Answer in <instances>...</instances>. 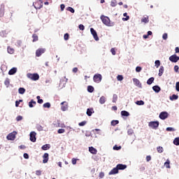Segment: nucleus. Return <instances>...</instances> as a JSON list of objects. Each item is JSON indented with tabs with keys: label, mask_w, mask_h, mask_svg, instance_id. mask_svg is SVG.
I'll use <instances>...</instances> for the list:
<instances>
[{
	"label": "nucleus",
	"mask_w": 179,
	"mask_h": 179,
	"mask_svg": "<svg viewBox=\"0 0 179 179\" xmlns=\"http://www.w3.org/2000/svg\"><path fill=\"white\" fill-rule=\"evenodd\" d=\"M50 107L51 103H50V102H47L43 104V108H50Z\"/></svg>",
	"instance_id": "nucleus-40"
},
{
	"label": "nucleus",
	"mask_w": 179,
	"mask_h": 179,
	"mask_svg": "<svg viewBox=\"0 0 179 179\" xmlns=\"http://www.w3.org/2000/svg\"><path fill=\"white\" fill-rule=\"evenodd\" d=\"M79 127H85L86 125V121H83L78 124Z\"/></svg>",
	"instance_id": "nucleus-52"
},
{
	"label": "nucleus",
	"mask_w": 179,
	"mask_h": 179,
	"mask_svg": "<svg viewBox=\"0 0 179 179\" xmlns=\"http://www.w3.org/2000/svg\"><path fill=\"white\" fill-rule=\"evenodd\" d=\"M167 38H168V35H167V33H164L162 36V38L163 40H167Z\"/></svg>",
	"instance_id": "nucleus-54"
},
{
	"label": "nucleus",
	"mask_w": 179,
	"mask_h": 179,
	"mask_svg": "<svg viewBox=\"0 0 179 179\" xmlns=\"http://www.w3.org/2000/svg\"><path fill=\"white\" fill-rule=\"evenodd\" d=\"M166 131H167L168 132H174V131H176V129L173 127H167Z\"/></svg>",
	"instance_id": "nucleus-44"
},
{
	"label": "nucleus",
	"mask_w": 179,
	"mask_h": 179,
	"mask_svg": "<svg viewBox=\"0 0 179 179\" xmlns=\"http://www.w3.org/2000/svg\"><path fill=\"white\" fill-rule=\"evenodd\" d=\"M157 150L158 153H163V152L164 151V149L163 148V147L159 146L157 148Z\"/></svg>",
	"instance_id": "nucleus-37"
},
{
	"label": "nucleus",
	"mask_w": 179,
	"mask_h": 179,
	"mask_svg": "<svg viewBox=\"0 0 179 179\" xmlns=\"http://www.w3.org/2000/svg\"><path fill=\"white\" fill-rule=\"evenodd\" d=\"M159 118L160 120H166V118H169V113L166 111L161 112L159 113Z\"/></svg>",
	"instance_id": "nucleus-7"
},
{
	"label": "nucleus",
	"mask_w": 179,
	"mask_h": 179,
	"mask_svg": "<svg viewBox=\"0 0 179 179\" xmlns=\"http://www.w3.org/2000/svg\"><path fill=\"white\" fill-rule=\"evenodd\" d=\"M152 90L155 92V93H159L160 90H162V88L159 85H155L152 87Z\"/></svg>",
	"instance_id": "nucleus-18"
},
{
	"label": "nucleus",
	"mask_w": 179,
	"mask_h": 179,
	"mask_svg": "<svg viewBox=\"0 0 179 179\" xmlns=\"http://www.w3.org/2000/svg\"><path fill=\"white\" fill-rule=\"evenodd\" d=\"M78 162V159H76V158H73L72 159H71V163H72V164H73V165H75V164H76V162Z\"/></svg>",
	"instance_id": "nucleus-53"
},
{
	"label": "nucleus",
	"mask_w": 179,
	"mask_h": 179,
	"mask_svg": "<svg viewBox=\"0 0 179 179\" xmlns=\"http://www.w3.org/2000/svg\"><path fill=\"white\" fill-rule=\"evenodd\" d=\"M178 69H179L178 66L176 65V66H174V71H175V72H178Z\"/></svg>",
	"instance_id": "nucleus-63"
},
{
	"label": "nucleus",
	"mask_w": 179,
	"mask_h": 179,
	"mask_svg": "<svg viewBox=\"0 0 179 179\" xmlns=\"http://www.w3.org/2000/svg\"><path fill=\"white\" fill-rule=\"evenodd\" d=\"M49 157H50V155L47 152L44 153V155H43V163L44 164H45V163H48V160H49Z\"/></svg>",
	"instance_id": "nucleus-11"
},
{
	"label": "nucleus",
	"mask_w": 179,
	"mask_h": 179,
	"mask_svg": "<svg viewBox=\"0 0 179 179\" xmlns=\"http://www.w3.org/2000/svg\"><path fill=\"white\" fill-rule=\"evenodd\" d=\"M164 166L166 169H170V159H166L164 162Z\"/></svg>",
	"instance_id": "nucleus-36"
},
{
	"label": "nucleus",
	"mask_w": 179,
	"mask_h": 179,
	"mask_svg": "<svg viewBox=\"0 0 179 179\" xmlns=\"http://www.w3.org/2000/svg\"><path fill=\"white\" fill-rule=\"evenodd\" d=\"M7 51H8V54H13V52H15V50H13V48H10V47L7 48Z\"/></svg>",
	"instance_id": "nucleus-38"
},
{
	"label": "nucleus",
	"mask_w": 179,
	"mask_h": 179,
	"mask_svg": "<svg viewBox=\"0 0 179 179\" xmlns=\"http://www.w3.org/2000/svg\"><path fill=\"white\" fill-rule=\"evenodd\" d=\"M18 148H19V149H21L22 150H23L26 149V145H21Z\"/></svg>",
	"instance_id": "nucleus-60"
},
{
	"label": "nucleus",
	"mask_w": 179,
	"mask_h": 179,
	"mask_svg": "<svg viewBox=\"0 0 179 179\" xmlns=\"http://www.w3.org/2000/svg\"><path fill=\"white\" fill-rule=\"evenodd\" d=\"M141 22L143 23H149V18L148 17H144L141 19Z\"/></svg>",
	"instance_id": "nucleus-46"
},
{
	"label": "nucleus",
	"mask_w": 179,
	"mask_h": 179,
	"mask_svg": "<svg viewBox=\"0 0 179 179\" xmlns=\"http://www.w3.org/2000/svg\"><path fill=\"white\" fill-rule=\"evenodd\" d=\"M93 109L92 108H87V115H88V117H92V114H93Z\"/></svg>",
	"instance_id": "nucleus-32"
},
{
	"label": "nucleus",
	"mask_w": 179,
	"mask_h": 179,
	"mask_svg": "<svg viewBox=\"0 0 179 179\" xmlns=\"http://www.w3.org/2000/svg\"><path fill=\"white\" fill-rule=\"evenodd\" d=\"M118 124H120L119 120H112L111 122H110V125L112 127H115V125H118Z\"/></svg>",
	"instance_id": "nucleus-31"
},
{
	"label": "nucleus",
	"mask_w": 179,
	"mask_h": 179,
	"mask_svg": "<svg viewBox=\"0 0 179 179\" xmlns=\"http://www.w3.org/2000/svg\"><path fill=\"white\" fill-rule=\"evenodd\" d=\"M22 120H23V116H22V115H18V116L16 117V121H17V122L22 121Z\"/></svg>",
	"instance_id": "nucleus-50"
},
{
	"label": "nucleus",
	"mask_w": 179,
	"mask_h": 179,
	"mask_svg": "<svg viewBox=\"0 0 179 179\" xmlns=\"http://www.w3.org/2000/svg\"><path fill=\"white\" fill-rule=\"evenodd\" d=\"M29 140L34 143L37 141V138H36V135H29Z\"/></svg>",
	"instance_id": "nucleus-27"
},
{
	"label": "nucleus",
	"mask_w": 179,
	"mask_h": 179,
	"mask_svg": "<svg viewBox=\"0 0 179 179\" xmlns=\"http://www.w3.org/2000/svg\"><path fill=\"white\" fill-rule=\"evenodd\" d=\"M61 106L62 111H66V110H68V102L63 101L61 103Z\"/></svg>",
	"instance_id": "nucleus-9"
},
{
	"label": "nucleus",
	"mask_w": 179,
	"mask_h": 179,
	"mask_svg": "<svg viewBox=\"0 0 179 179\" xmlns=\"http://www.w3.org/2000/svg\"><path fill=\"white\" fill-rule=\"evenodd\" d=\"M18 93L20 94H24V93H26V89H24V87H20L18 89Z\"/></svg>",
	"instance_id": "nucleus-26"
},
{
	"label": "nucleus",
	"mask_w": 179,
	"mask_h": 179,
	"mask_svg": "<svg viewBox=\"0 0 179 179\" xmlns=\"http://www.w3.org/2000/svg\"><path fill=\"white\" fill-rule=\"evenodd\" d=\"M153 82H155V78L153 77H151L147 80V85H152Z\"/></svg>",
	"instance_id": "nucleus-33"
},
{
	"label": "nucleus",
	"mask_w": 179,
	"mask_h": 179,
	"mask_svg": "<svg viewBox=\"0 0 179 179\" xmlns=\"http://www.w3.org/2000/svg\"><path fill=\"white\" fill-rule=\"evenodd\" d=\"M78 28H79L80 30H85V25L80 24V25H78Z\"/></svg>",
	"instance_id": "nucleus-55"
},
{
	"label": "nucleus",
	"mask_w": 179,
	"mask_h": 179,
	"mask_svg": "<svg viewBox=\"0 0 179 179\" xmlns=\"http://www.w3.org/2000/svg\"><path fill=\"white\" fill-rule=\"evenodd\" d=\"M150 160H152V157L150 155H148L146 157V161L147 162H150Z\"/></svg>",
	"instance_id": "nucleus-61"
},
{
	"label": "nucleus",
	"mask_w": 179,
	"mask_h": 179,
	"mask_svg": "<svg viewBox=\"0 0 179 179\" xmlns=\"http://www.w3.org/2000/svg\"><path fill=\"white\" fill-rule=\"evenodd\" d=\"M159 124V121H151L148 123V127L152 128V129H157Z\"/></svg>",
	"instance_id": "nucleus-3"
},
{
	"label": "nucleus",
	"mask_w": 179,
	"mask_h": 179,
	"mask_svg": "<svg viewBox=\"0 0 179 179\" xmlns=\"http://www.w3.org/2000/svg\"><path fill=\"white\" fill-rule=\"evenodd\" d=\"M51 148V145L45 144L41 147L42 150H48V149Z\"/></svg>",
	"instance_id": "nucleus-21"
},
{
	"label": "nucleus",
	"mask_w": 179,
	"mask_h": 179,
	"mask_svg": "<svg viewBox=\"0 0 179 179\" xmlns=\"http://www.w3.org/2000/svg\"><path fill=\"white\" fill-rule=\"evenodd\" d=\"M155 66H156L157 68H159V65H160V60H156V61L155 62Z\"/></svg>",
	"instance_id": "nucleus-49"
},
{
	"label": "nucleus",
	"mask_w": 179,
	"mask_h": 179,
	"mask_svg": "<svg viewBox=\"0 0 179 179\" xmlns=\"http://www.w3.org/2000/svg\"><path fill=\"white\" fill-rule=\"evenodd\" d=\"M45 52V49L44 48H39L36 51V55L37 57H41L42 54H44Z\"/></svg>",
	"instance_id": "nucleus-12"
},
{
	"label": "nucleus",
	"mask_w": 179,
	"mask_h": 179,
	"mask_svg": "<svg viewBox=\"0 0 179 179\" xmlns=\"http://www.w3.org/2000/svg\"><path fill=\"white\" fill-rule=\"evenodd\" d=\"M4 85L6 86V87H9V85H10V79L8 78H6L4 81Z\"/></svg>",
	"instance_id": "nucleus-25"
},
{
	"label": "nucleus",
	"mask_w": 179,
	"mask_h": 179,
	"mask_svg": "<svg viewBox=\"0 0 179 179\" xmlns=\"http://www.w3.org/2000/svg\"><path fill=\"white\" fill-rule=\"evenodd\" d=\"M176 92H179V82L176 83Z\"/></svg>",
	"instance_id": "nucleus-59"
},
{
	"label": "nucleus",
	"mask_w": 179,
	"mask_h": 179,
	"mask_svg": "<svg viewBox=\"0 0 179 179\" xmlns=\"http://www.w3.org/2000/svg\"><path fill=\"white\" fill-rule=\"evenodd\" d=\"M32 38H33V43H36V41H38V36L36 34L32 35Z\"/></svg>",
	"instance_id": "nucleus-35"
},
{
	"label": "nucleus",
	"mask_w": 179,
	"mask_h": 179,
	"mask_svg": "<svg viewBox=\"0 0 179 179\" xmlns=\"http://www.w3.org/2000/svg\"><path fill=\"white\" fill-rule=\"evenodd\" d=\"M163 73H164V67L163 66H161L159 70V76H163Z\"/></svg>",
	"instance_id": "nucleus-22"
},
{
	"label": "nucleus",
	"mask_w": 179,
	"mask_h": 179,
	"mask_svg": "<svg viewBox=\"0 0 179 179\" xmlns=\"http://www.w3.org/2000/svg\"><path fill=\"white\" fill-rule=\"evenodd\" d=\"M36 102L34 99H31L29 102V108H33V107H34V106H36Z\"/></svg>",
	"instance_id": "nucleus-20"
},
{
	"label": "nucleus",
	"mask_w": 179,
	"mask_h": 179,
	"mask_svg": "<svg viewBox=\"0 0 179 179\" xmlns=\"http://www.w3.org/2000/svg\"><path fill=\"white\" fill-rule=\"evenodd\" d=\"M133 82L135 86H137V87H140V89H142V83H141V81H139L138 78H133Z\"/></svg>",
	"instance_id": "nucleus-10"
},
{
	"label": "nucleus",
	"mask_w": 179,
	"mask_h": 179,
	"mask_svg": "<svg viewBox=\"0 0 179 179\" xmlns=\"http://www.w3.org/2000/svg\"><path fill=\"white\" fill-rule=\"evenodd\" d=\"M89 152L92 155H96L97 153V150L94 147H89Z\"/></svg>",
	"instance_id": "nucleus-17"
},
{
	"label": "nucleus",
	"mask_w": 179,
	"mask_h": 179,
	"mask_svg": "<svg viewBox=\"0 0 179 179\" xmlns=\"http://www.w3.org/2000/svg\"><path fill=\"white\" fill-rule=\"evenodd\" d=\"M64 38L66 41L69 40V34H68V33L65 34L64 36Z\"/></svg>",
	"instance_id": "nucleus-47"
},
{
	"label": "nucleus",
	"mask_w": 179,
	"mask_h": 179,
	"mask_svg": "<svg viewBox=\"0 0 179 179\" xmlns=\"http://www.w3.org/2000/svg\"><path fill=\"white\" fill-rule=\"evenodd\" d=\"M173 145H176V146H179V137L175 138L173 140Z\"/></svg>",
	"instance_id": "nucleus-34"
},
{
	"label": "nucleus",
	"mask_w": 179,
	"mask_h": 179,
	"mask_svg": "<svg viewBox=\"0 0 179 179\" xmlns=\"http://www.w3.org/2000/svg\"><path fill=\"white\" fill-rule=\"evenodd\" d=\"M36 176H41V171H36Z\"/></svg>",
	"instance_id": "nucleus-64"
},
{
	"label": "nucleus",
	"mask_w": 179,
	"mask_h": 179,
	"mask_svg": "<svg viewBox=\"0 0 179 179\" xmlns=\"http://www.w3.org/2000/svg\"><path fill=\"white\" fill-rule=\"evenodd\" d=\"M117 80L119 81V82H121L122 80H124V76H122V75H118L117 76Z\"/></svg>",
	"instance_id": "nucleus-42"
},
{
	"label": "nucleus",
	"mask_w": 179,
	"mask_h": 179,
	"mask_svg": "<svg viewBox=\"0 0 179 179\" xmlns=\"http://www.w3.org/2000/svg\"><path fill=\"white\" fill-rule=\"evenodd\" d=\"M117 169L120 170H125L127 169V164H118L117 166Z\"/></svg>",
	"instance_id": "nucleus-15"
},
{
	"label": "nucleus",
	"mask_w": 179,
	"mask_h": 179,
	"mask_svg": "<svg viewBox=\"0 0 179 179\" xmlns=\"http://www.w3.org/2000/svg\"><path fill=\"white\" fill-rule=\"evenodd\" d=\"M6 139L8 141H15L16 139V135H7Z\"/></svg>",
	"instance_id": "nucleus-19"
},
{
	"label": "nucleus",
	"mask_w": 179,
	"mask_h": 179,
	"mask_svg": "<svg viewBox=\"0 0 179 179\" xmlns=\"http://www.w3.org/2000/svg\"><path fill=\"white\" fill-rule=\"evenodd\" d=\"M67 82H68V79L66 77L61 78L59 84V87H60L61 89H64Z\"/></svg>",
	"instance_id": "nucleus-5"
},
{
	"label": "nucleus",
	"mask_w": 179,
	"mask_h": 179,
	"mask_svg": "<svg viewBox=\"0 0 179 179\" xmlns=\"http://www.w3.org/2000/svg\"><path fill=\"white\" fill-rule=\"evenodd\" d=\"M64 132H65V129H59L57 131V133H58V134H64Z\"/></svg>",
	"instance_id": "nucleus-57"
},
{
	"label": "nucleus",
	"mask_w": 179,
	"mask_h": 179,
	"mask_svg": "<svg viewBox=\"0 0 179 179\" xmlns=\"http://www.w3.org/2000/svg\"><path fill=\"white\" fill-rule=\"evenodd\" d=\"M106 101H107V98H106V96H101V98L99 99V103L101 104H104Z\"/></svg>",
	"instance_id": "nucleus-23"
},
{
	"label": "nucleus",
	"mask_w": 179,
	"mask_h": 179,
	"mask_svg": "<svg viewBox=\"0 0 179 179\" xmlns=\"http://www.w3.org/2000/svg\"><path fill=\"white\" fill-rule=\"evenodd\" d=\"M113 150H121V145H114L113 148Z\"/></svg>",
	"instance_id": "nucleus-43"
},
{
	"label": "nucleus",
	"mask_w": 179,
	"mask_h": 179,
	"mask_svg": "<svg viewBox=\"0 0 179 179\" xmlns=\"http://www.w3.org/2000/svg\"><path fill=\"white\" fill-rule=\"evenodd\" d=\"M87 92L89 93H93V92H94V87L92 85H88L87 86Z\"/></svg>",
	"instance_id": "nucleus-28"
},
{
	"label": "nucleus",
	"mask_w": 179,
	"mask_h": 179,
	"mask_svg": "<svg viewBox=\"0 0 179 179\" xmlns=\"http://www.w3.org/2000/svg\"><path fill=\"white\" fill-rule=\"evenodd\" d=\"M110 6H112L113 8H115V6H117V1L115 0L111 1Z\"/></svg>",
	"instance_id": "nucleus-41"
},
{
	"label": "nucleus",
	"mask_w": 179,
	"mask_h": 179,
	"mask_svg": "<svg viewBox=\"0 0 179 179\" xmlns=\"http://www.w3.org/2000/svg\"><path fill=\"white\" fill-rule=\"evenodd\" d=\"M117 99H118V96H117V94H113V103H115V101H117Z\"/></svg>",
	"instance_id": "nucleus-48"
},
{
	"label": "nucleus",
	"mask_w": 179,
	"mask_h": 179,
	"mask_svg": "<svg viewBox=\"0 0 179 179\" xmlns=\"http://www.w3.org/2000/svg\"><path fill=\"white\" fill-rule=\"evenodd\" d=\"M136 104H137V106H143L145 104V101L143 100L137 101H136Z\"/></svg>",
	"instance_id": "nucleus-39"
},
{
	"label": "nucleus",
	"mask_w": 179,
	"mask_h": 179,
	"mask_svg": "<svg viewBox=\"0 0 179 179\" xmlns=\"http://www.w3.org/2000/svg\"><path fill=\"white\" fill-rule=\"evenodd\" d=\"M141 71H142V67L141 66H137L136 68V72H141Z\"/></svg>",
	"instance_id": "nucleus-58"
},
{
	"label": "nucleus",
	"mask_w": 179,
	"mask_h": 179,
	"mask_svg": "<svg viewBox=\"0 0 179 179\" xmlns=\"http://www.w3.org/2000/svg\"><path fill=\"white\" fill-rule=\"evenodd\" d=\"M170 100L171 101H174V100H178V95L177 94H173L172 96H170Z\"/></svg>",
	"instance_id": "nucleus-29"
},
{
	"label": "nucleus",
	"mask_w": 179,
	"mask_h": 179,
	"mask_svg": "<svg viewBox=\"0 0 179 179\" xmlns=\"http://www.w3.org/2000/svg\"><path fill=\"white\" fill-rule=\"evenodd\" d=\"M27 78H29V79H31V80H38V79H40V76L38 75V73H27Z\"/></svg>",
	"instance_id": "nucleus-2"
},
{
	"label": "nucleus",
	"mask_w": 179,
	"mask_h": 179,
	"mask_svg": "<svg viewBox=\"0 0 179 179\" xmlns=\"http://www.w3.org/2000/svg\"><path fill=\"white\" fill-rule=\"evenodd\" d=\"M101 130L100 129H95L92 130L91 135H101Z\"/></svg>",
	"instance_id": "nucleus-14"
},
{
	"label": "nucleus",
	"mask_w": 179,
	"mask_h": 179,
	"mask_svg": "<svg viewBox=\"0 0 179 179\" xmlns=\"http://www.w3.org/2000/svg\"><path fill=\"white\" fill-rule=\"evenodd\" d=\"M66 10H68L69 12H71V13H73L75 12V9H73V8L72 7H68L66 8Z\"/></svg>",
	"instance_id": "nucleus-45"
},
{
	"label": "nucleus",
	"mask_w": 179,
	"mask_h": 179,
	"mask_svg": "<svg viewBox=\"0 0 179 179\" xmlns=\"http://www.w3.org/2000/svg\"><path fill=\"white\" fill-rule=\"evenodd\" d=\"M169 61H171V62H178L179 61V57L177 56V55H173L171 57H169Z\"/></svg>",
	"instance_id": "nucleus-8"
},
{
	"label": "nucleus",
	"mask_w": 179,
	"mask_h": 179,
	"mask_svg": "<svg viewBox=\"0 0 179 179\" xmlns=\"http://www.w3.org/2000/svg\"><path fill=\"white\" fill-rule=\"evenodd\" d=\"M60 9H61L62 12H63L64 9H65V4H61Z\"/></svg>",
	"instance_id": "nucleus-62"
},
{
	"label": "nucleus",
	"mask_w": 179,
	"mask_h": 179,
	"mask_svg": "<svg viewBox=\"0 0 179 179\" xmlns=\"http://www.w3.org/2000/svg\"><path fill=\"white\" fill-rule=\"evenodd\" d=\"M7 35H8V31L6 30H3L0 32L1 37H6Z\"/></svg>",
	"instance_id": "nucleus-30"
},
{
	"label": "nucleus",
	"mask_w": 179,
	"mask_h": 179,
	"mask_svg": "<svg viewBox=\"0 0 179 179\" xmlns=\"http://www.w3.org/2000/svg\"><path fill=\"white\" fill-rule=\"evenodd\" d=\"M121 115L122 117H129V112L127 110H122Z\"/></svg>",
	"instance_id": "nucleus-24"
},
{
	"label": "nucleus",
	"mask_w": 179,
	"mask_h": 179,
	"mask_svg": "<svg viewBox=\"0 0 179 179\" xmlns=\"http://www.w3.org/2000/svg\"><path fill=\"white\" fill-rule=\"evenodd\" d=\"M119 170L117 166L113 168L110 172H109V176H114V174H118Z\"/></svg>",
	"instance_id": "nucleus-13"
},
{
	"label": "nucleus",
	"mask_w": 179,
	"mask_h": 179,
	"mask_svg": "<svg viewBox=\"0 0 179 179\" xmlns=\"http://www.w3.org/2000/svg\"><path fill=\"white\" fill-rule=\"evenodd\" d=\"M94 82H95L96 83H100V82H101V80L103 79V76H101V74L99 73H96L94 76Z\"/></svg>",
	"instance_id": "nucleus-4"
},
{
	"label": "nucleus",
	"mask_w": 179,
	"mask_h": 179,
	"mask_svg": "<svg viewBox=\"0 0 179 179\" xmlns=\"http://www.w3.org/2000/svg\"><path fill=\"white\" fill-rule=\"evenodd\" d=\"M127 134L128 135H132V134H134V130L132 129H129L127 130Z\"/></svg>",
	"instance_id": "nucleus-51"
},
{
	"label": "nucleus",
	"mask_w": 179,
	"mask_h": 179,
	"mask_svg": "<svg viewBox=\"0 0 179 179\" xmlns=\"http://www.w3.org/2000/svg\"><path fill=\"white\" fill-rule=\"evenodd\" d=\"M23 157H24V159H29V154H27L26 152L24 153L23 154Z\"/></svg>",
	"instance_id": "nucleus-56"
},
{
	"label": "nucleus",
	"mask_w": 179,
	"mask_h": 179,
	"mask_svg": "<svg viewBox=\"0 0 179 179\" xmlns=\"http://www.w3.org/2000/svg\"><path fill=\"white\" fill-rule=\"evenodd\" d=\"M101 20L102 21L103 24L108 26V27H112L115 24L114 22H111V21L110 20V17L104 15L101 16Z\"/></svg>",
	"instance_id": "nucleus-1"
},
{
	"label": "nucleus",
	"mask_w": 179,
	"mask_h": 179,
	"mask_svg": "<svg viewBox=\"0 0 179 179\" xmlns=\"http://www.w3.org/2000/svg\"><path fill=\"white\" fill-rule=\"evenodd\" d=\"M90 32L91 34L93 36L95 41H99V36L97 35V31H96V30H94L93 28H90Z\"/></svg>",
	"instance_id": "nucleus-6"
},
{
	"label": "nucleus",
	"mask_w": 179,
	"mask_h": 179,
	"mask_svg": "<svg viewBox=\"0 0 179 179\" xmlns=\"http://www.w3.org/2000/svg\"><path fill=\"white\" fill-rule=\"evenodd\" d=\"M17 72V68L16 67H13L11 69H10V71H8V75H15V73H16Z\"/></svg>",
	"instance_id": "nucleus-16"
}]
</instances>
